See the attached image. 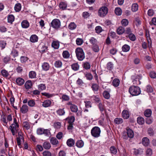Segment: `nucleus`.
<instances>
[{"label":"nucleus","mask_w":156,"mask_h":156,"mask_svg":"<svg viewBox=\"0 0 156 156\" xmlns=\"http://www.w3.org/2000/svg\"><path fill=\"white\" fill-rule=\"evenodd\" d=\"M138 9V5L136 3L133 4L132 6V10L133 12H136Z\"/></svg>","instance_id":"obj_40"},{"label":"nucleus","mask_w":156,"mask_h":156,"mask_svg":"<svg viewBox=\"0 0 156 156\" xmlns=\"http://www.w3.org/2000/svg\"><path fill=\"white\" fill-rule=\"evenodd\" d=\"M76 44L78 45H81L83 43V40L81 38H77L76 41Z\"/></svg>","instance_id":"obj_51"},{"label":"nucleus","mask_w":156,"mask_h":156,"mask_svg":"<svg viewBox=\"0 0 156 156\" xmlns=\"http://www.w3.org/2000/svg\"><path fill=\"white\" fill-rule=\"evenodd\" d=\"M92 48L93 51L95 52H98L99 50V46L97 44L94 45Z\"/></svg>","instance_id":"obj_54"},{"label":"nucleus","mask_w":156,"mask_h":156,"mask_svg":"<svg viewBox=\"0 0 156 156\" xmlns=\"http://www.w3.org/2000/svg\"><path fill=\"white\" fill-rule=\"evenodd\" d=\"M39 51L42 53H43L46 51L47 47L44 45L41 46L40 45L39 46Z\"/></svg>","instance_id":"obj_24"},{"label":"nucleus","mask_w":156,"mask_h":156,"mask_svg":"<svg viewBox=\"0 0 156 156\" xmlns=\"http://www.w3.org/2000/svg\"><path fill=\"white\" fill-rule=\"evenodd\" d=\"M32 84L30 80H28L27 81L25 84V87L26 89H28L31 87Z\"/></svg>","instance_id":"obj_14"},{"label":"nucleus","mask_w":156,"mask_h":156,"mask_svg":"<svg viewBox=\"0 0 156 156\" xmlns=\"http://www.w3.org/2000/svg\"><path fill=\"white\" fill-rule=\"evenodd\" d=\"M71 67L74 71L78 70L79 68V66L77 63H74L71 65Z\"/></svg>","instance_id":"obj_25"},{"label":"nucleus","mask_w":156,"mask_h":156,"mask_svg":"<svg viewBox=\"0 0 156 156\" xmlns=\"http://www.w3.org/2000/svg\"><path fill=\"white\" fill-rule=\"evenodd\" d=\"M137 122L138 124L140 125H143L144 123V119L141 117H139L137 118Z\"/></svg>","instance_id":"obj_26"},{"label":"nucleus","mask_w":156,"mask_h":156,"mask_svg":"<svg viewBox=\"0 0 156 156\" xmlns=\"http://www.w3.org/2000/svg\"><path fill=\"white\" fill-rule=\"evenodd\" d=\"M28 104L29 106L33 107L35 105V102L34 100H30L28 101Z\"/></svg>","instance_id":"obj_49"},{"label":"nucleus","mask_w":156,"mask_h":156,"mask_svg":"<svg viewBox=\"0 0 156 156\" xmlns=\"http://www.w3.org/2000/svg\"><path fill=\"white\" fill-rule=\"evenodd\" d=\"M62 55L63 57L65 58H68L70 56L69 53L67 51H63L62 53Z\"/></svg>","instance_id":"obj_43"},{"label":"nucleus","mask_w":156,"mask_h":156,"mask_svg":"<svg viewBox=\"0 0 156 156\" xmlns=\"http://www.w3.org/2000/svg\"><path fill=\"white\" fill-rule=\"evenodd\" d=\"M21 25L23 28H26L29 27V24L27 21L24 20L22 22Z\"/></svg>","instance_id":"obj_22"},{"label":"nucleus","mask_w":156,"mask_h":156,"mask_svg":"<svg viewBox=\"0 0 156 156\" xmlns=\"http://www.w3.org/2000/svg\"><path fill=\"white\" fill-rule=\"evenodd\" d=\"M122 115L124 119H127L129 116V112L128 111L126 110H123L122 113Z\"/></svg>","instance_id":"obj_10"},{"label":"nucleus","mask_w":156,"mask_h":156,"mask_svg":"<svg viewBox=\"0 0 156 156\" xmlns=\"http://www.w3.org/2000/svg\"><path fill=\"white\" fill-rule=\"evenodd\" d=\"M115 12L116 15L120 16L122 14V10L120 8H116L115 9Z\"/></svg>","instance_id":"obj_36"},{"label":"nucleus","mask_w":156,"mask_h":156,"mask_svg":"<svg viewBox=\"0 0 156 156\" xmlns=\"http://www.w3.org/2000/svg\"><path fill=\"white\" fill-rule=\"evenodd\" d=\"M147 132L148 134L151 136H153L154 134V132L153 129L151 128H149L147 130Z\"/></svg>","instance_id":"obj_57"},{"label":"nucleus","mask_w":156,"mask_h":156,"mask_svg":"<svg viewBox=\"0 0 156 156\" xmlns=\"http://www.w3.org/2000/svg\"><path fill=\"white\" fill-rule=\"evenodd\" d=\"M120 81L118 79H115L112 81V84L113 86L115 87H118Z\"/></svg>","instance_id":"obj_29"},{"label":"nucleus","mask_w":156,"mask_h":156,"mask_svg":"<svg viewBox=\"0 0 156 156\" xmlns=\"http://www.w3.org/2000/svg\"><path fill=\"white\" fill-rule=\"evenodd\" d=\"M74 140L71 138L68 140L66 142L67 144L69 147L73 146L74 145Z\"/></svg>","instance_id":"obj_15"},{"label":"nucleus","mask_w":156,"mask_h":156,"mask_svg":"<svg viewBox=\"0 0 156 156\" xmlns=\"http://www.w3.org/2000/svg\"><path fill=\"white\" fill-rule=\"evenodd\" d=\"M101 132L100 129L99 127L95 126L92 129L91 133L93 136L98 137L100 136Z\"/></svg>","instance_id":"obj_3"},{"label":"nucleus","mask_w":156,"mask_h":156,"mask_svg":"<svg viewBox=\"0 0 156 156\" xmlns=\"http://www.w3.org/2000/svg\"><path fill=\"white\" fill-rule=\"evenodd\" d=\"M23 126L26 129H28L30 128V126L28 122H24L23 124Z\"/></svg>","instance_id":"obj_53"},{"label":"nucleus","mask_w":156,"mask_h":156,"mask_svg":"<svg viewBox=\"0 0 156 156\" xmlns=\"http://www.w3.org/2000/svg\"><path fill=\"white\" fill-rule=\"evenodd\" d=\"M76 83L79 85L81 86L84 84V82L80 78H78L76 80Z\"/></svg>","instance_id":"obj_61"},{"label":"nucleus","mask_w":156,"mask_h":156,"mask_svg":"<svg viewBox=\"0 0 156 156\" xmlns=\"http://www.w3.org/2000/svg\"><path fill=\"white\" fill-rule=\"evenodd\" d=\"M38 88L39 90H43L46 89V86L45 84H41L38 85Z\"/></svg>","instance_id":"obj_55"},{"label":"nucleus","mask_w":156,"mask_h":156,"mask_svg":"<svg viewBox=\"0 0 156 156\" xmlns=\"http://www.w3.org/2000/svg\"><path fill=\"white\" fill-rule=\"evenodd\" d=\"M125 29L123 27L120 26L118 27L117 30V32L119 35H121L125 32Z\"/></svg>","instance_id":"obj_11"},{"label":"nucleus","mask_w":156,"mask_h":156,"mask_svg":"<svg viewBox=\"0 0 156 156\" xmlns=\"http://www.w3.org/2000/svg\"><path fill=\"white\" fill-rule=\"evenodd\" d=\"M42 146L45 149L48 150L51 147V144L48 142H44Z\"/></svg>","instance_id":"obj_13"},{"label":"nucleus","mask_w":156,"mask_h":156,"mask_svg":"<svg viewBox=\"0 0 156 156\" xmlns=\"http://www.w3.org/2000/svg\"><path fill=\"white\" fill-rule=\"evenodd\" d=\"M126 130L127 136L126 135V134L125 135H124L125 133H124V134L123 135V138L125 139H127L128 137H129L131 138H133L134 136V134L132 130L129 128H127ZM126 133H125V134Z\"/></svg>","instance_id":"obj_7"},{"label":"nucleus","mask_w":156,"mask_h":156,"mask_svg":"<svg viewBox=\"0 0 156 156\" xmlns=\"http://www.w3.org/2000/svg\"><path fill=\"white\" fill-rule=\"evenodd\" d=\"M42 67L44 70L47 71L49 69V65L48 63L44 62L42 65Z\"/></svg>","instance_id":"obj_32"},{"label":"nucleus","mask_w":156,"mask_h":156,"mask_svg":"<svg viewBox=\"0 0 156 156\" xmlns=\"http://www.w3.org/2000/svg\"><path fill=\"white\" fill-rule=\"evenodd\" d=\"M113 67V65L111 62H108L107 65V69L109 70H111Z\"/></svg>","instance_id":"obj_42"},{"label":"nucleus","mask_w":156,"mask_h":156,"mask_svg":"<svg viewBox=\"0 0 156 156\" xmlns=\"http://www.w3.org/2000/svg\"><path fill=\"white\" fill-rule=\"evenodd\" d=\"M85 76L86 77L87 80H92L93 76L92 74L90 73H87L85 74Z\"/></svg>","instance_id":"obj_50"},{"label":"nucleus","mask_w":156,"mask_h":156,"mask_svg":"<svg viewBox=\"0 0 156 156\" xmlns=\"http://www.w3.org/2000/svg\"><path fill=\"white\" fill-rule=\"evenodd\" d=\"M76 53L78 59L80 61H82L85 58V55L83 49L80 48L76 49Z\"/></svg>","instance_id":"obj_2"},{"label":"nucleus","mask_w":156,"mask_h":156,"mask_svg":"<svg viewBox=\"0 0 156 156\" xmlns=\"http://www.w3.org/2000/svg\"><path fill=\"white\" fill-rule=\"evenodd\" d=\"M91 87L94 91H97L99 89V86L96 83H93Z\"/></svg>","instance_id":"obj_27"},{"label":"nucleus","mask_w":156,"mask_h":156,"mask_svg":"<svg viewBox=\"0 0 156 156\" xmlns=\"http://www.w3.org/2000/svg\"><path fill=\"white\" fill-rule=\"evenodd\" d=\"M76 27V25L74 22H72L69 24L68 28L70 30H72L75 29Z\"/></svg>","instance_id":"obj_37"},{"label":"nucleus","mask_w":156,"mask_h":156,"mask_svg":"<svg viewBox=\"0 0 156 156\" xmlns=\"http://www.w3.org/2000/svg\"><path fill=\"white\" fill-rule=\"evenodd\" d=\"M43 156H51V154L50 152L48 151H46L43 153Z\"/></svg>","instance_id":"obj_62"},{"label":"nucleus","mask_w":156,"mask_h":156,"mask_svg":"<svg viewBox=\"0 0 156 156\" xmlns=\"http://www.w3.org/2000/svg\"><path fill=\"white\" fill-rule=\"evenodd\" d=\"M146 155L147 156H151L152 154V151L151 149L148 148L146 151Z\"/></svg>","instance_id":"obj_58"},{"label":"nucleus","mask_w":156,"mask_h":156,"mask_svg":"<svg viewBox=\"0 0 156 156\" xmlns=\"http://www.w3.org/2000/svg\"><path fill=\"white\" fill-rule=\"evenodd\" d=\"M129 92L131 95L136 96L140 94V89L137 86H132L129 89Z\"/></svg>","instance_id":"obj_1"},{"label":"nucleus","mask_w":156,"mask_h":156,"mask_svg":"<svg viewBox=\"0 0 156 156\" xmlns=\"http://www.w3.org/2000/svg\"><path fill=\"white\" fill-rule=\"evenodd\" d=\"M114 122L115 123L119 124L122 123L123 122V120L122 118H117L115 119Z\"/></svg>","instance_id":"obj_30"},{"label":"nucleus","mask_w":156,"mask_h":156,"mask_svg":"<svg viewBox=\"0 0 156 156\" xmlns=\"http://www.w3.org/2000/svg\"><path fill=\"white\" fill-rule=\"evenodd\" d=\"M14 17L13 15H11L8 16V22L9 23H12V22L14 21Z\"/></svg>","instance_id":"obj_39"},{"label":"nucleus","mask_w":156,"mask_h":156,"mask_svg":"<svg viewBox=\"0 0 156 156\" xmlns=\"http://www.w3.org/2000/svg\"><path fill=\"white\" fill-rule=\"evenodd\" d=\"M68 122L69 123L73 124L74 122L75 118L74 116H71L68 118Z\"/></svg>","instance_id":"obj_52"},{"label":"nucleus","mask_w":156,"mask_h":156,"mask_svg":"<svg viewBox=\"0 0 156 156\" xmlns=\"http://www.w3.org/2000/svg\"><path fill=\"white\" fill-rule=\"evenodd\" d=\"M51 46L54 48L57 49L59 48V44L58 42L54 41L52 43Z\"/></svg>","instance_id":"obj_38"},{"label":"nucleus","mask_w":156,"mask_h":156,"mask_svg":"<svg viewBox=\"0 0 156 156\" xmlns=\"http://www.w3.org/2000/svg\"><path fill=\"white\" fill-rule=\"evenodd\" d=\"M95 30L96 32L98 34L100 33L102 31V28L99 26L96 27L95 28Z\"/></svg>","instance_id":"obj_56"},{"label":"nucleus","mask_w":156,"mask_h":156,"mask_svg":"<svg viewBox=\"0 0 156 156\" xmlns=\"http://www.w3.org/2000/svg\"><path fill=\"white\" fill-rule=\"evenodd\" d=\"M108 9L106 7L102 6L98 11V15L100 17H104L108 13Z\"/></svg>","instance_id":"obj_5"},{"label":"nucleus","mask_w":156,"mask_h":156,"mask_svg":"<svg viewBox=\"0 0 156 156\" xmlns=\"http://www.w3.org/2000/svg\"><path fill=\"white\" fill-rule=\"evenodd\" d=\"M151 111L150 109H147L144 112V114L145 116L147 117H149L151 114Z\"/></svg>","instance_id":"obj_33"},{"label":"nucleus","mask_w":156,"mask_h":156,"mask_svg":"<svg viewBox=\"0 0 156 156\" xmlns=\"http://www.w3.org/2000/svg\"><path fill=\"white\" fill-rule=\"evenodd\" d=\"M143 152V150L142 149L139 148L138 149H134V151L133 152L134 154L136 155H137L139 154H141Z\"/></svg>","instance_id":"obj_16"},{"label":"nucleus","mask_w":156,"mask_h":156,"mask_svg":"<svg viewBox=\"0 0 156 156\" xmlns=\"http://www.w3.org/2000/svg\"><path fill=\"white\" fill-rule=\"evenodd\" d=\"M50 25L51 27L55 29H58L60 28L61 26V22L58 19H54L51 23Z\"/></svg>","instance_id":"obj_4"},{"label":"nucleus","mask_w":156,"mask_h":156,"mask_svg":"<svg viewBox=\"0 0 156 156\" xmlns=\"http://www.w3.org/2000/svg\"><path fill=\"white\" fill-rule=\"evenodd\" d=\"M129 37L130 40L133 41H134L136 40V37L135 35L132 33L130 34L129 35Z\"/></svg>","instance_id":"obj_60"},{"label":"nucleus","mask_w":156,"mask_h":156,"mask_svg":"<svg viewBox=\"0 0 156 156\" xmlns=\"http://www.w3.org/2000/svg\"><path fill=\"white\" fill-rule=\"evenodd\" d=\"M59 7L60 9L63 10L65 9L67 7V4L63 2H62L60 3L59 5Z\"/></svg>","instance_id":"obj_35"},{"label":"nucleus","mask_w":156,"mask_h":156,"mask_svg":"<svg viewBox=\"0 0 156 156\" xmlns=\"http://www.w3.org/2000/svg\"><path fill=\"white\" fill-rule=\"evenodd\" d=\"M130 49V46L126 44H124L122 47V51L125 52H127L129 51Z\"/></svg>","instance_id":"obj_17"},{"label":"nucleus","mask_w":156,"mask_h":156,"mask_svg":"<svg viewBox=\"0 0 156 156\" xmlns=\"http://www.w3.org/2000/svg\"><path fill=\"white\" fill-rule=\"evenodd\" d=\"M16 82L17 83L20 85H23L24 83V80L21 78H17L16 80Z\"/></svg>","instance_id":"obj_20"},{"label":"nucleus","mask_w":156,"mask_h":156,"mask_svg":"<svg viewBox=\"0 0 156 156\" xmlns=\"http://www.w3.org/2000/svg\"><path fill=\"white\" fill-rule=\"evenodd\" d=\"M19 125L18 124L12 123L9 126V128L13 135H15L16 133L18 132Z\"/></svg>","instance_id":"obj_6"},{"label":"nucleus","mask_w":156,"mask_h":156,"mask_svg":"<svg viewBox=\"0 0 156 156\" xmlns=\"http://www.w3.org/2000/svg\"><path fill=\"white\" fill-rule=\"evenodd\" d=\"M51 143L53 145H56L58 143V141L55 137H51L50 139Z\"/></svg>","instance_id":"obj_18"},{"label":"nucleus","mask_w":156,"mask_h":156,"mask_svg":"<svg viewBox=\"0 0 156 156\" xmlns=\"http://www.w3.org/2000/svg\"><path fill=\"white\" fill-rule=\"evenodd\" d=\"M128 21L126 19L122 20L121 22L122 25L125 27L127 26L128 25Z\"/></svg>","instance_id":"obj_44"},{"label":"nucleus","mask_w":156,"mask_h":156,"mask_svg":"<svg viewBox=\"0 0 156 156\" xmlns=\"http://www.w3.org/2000/svg\"><path fill=\"white\" fill-rule=\"evenodd\" d=\"M84 67L86 69H89L90 67V64L88 62H86L84 64Z\"/></svg>","instance_id":"obj_64"},{"label":"nucleus","mask_w":156,"mask_h":156,"mask_svg":"<svg viewBox=\"0 0 156 156\" xmlns=\"http://www.w3.org/2000/svg\"><path fill=\"white\" fill-rule=\"evenodd\" d=\"M21 5L20 3L16 4L14 7V9L16 12H19L21 10Z\"/></svg>","instance_id":"obj_23"},{"label":"nucleus","mask_w":156,"mask_h":156,"mask_svg":"<svg viewBox=\"0 0 156 156\" xmlns=\"http://www.w3.org/2000/svg\"><path fill=\"white\" fill-rule=\"evenodd\" d=\"M104 97L106 99H108L109 98L110 95L109 92L106 91H105L103 94Z\"/></svg>","instance_id":"obj_46"},{"label":"nucleus","mask_w":156,"mask_h":156,"mask_svg":"<svg viewBox=\"0 0 156 156\" xmlns=\"http://www.w3.org/2000/svg\"><path fill=\"white\" fill-rule=\"evenodd\" d=\"M36 73L34 71H31L29 73V76L31 78H34L36 77Z\"/></svg>","instance_id":"obj_47"},{"label":"nucleus","mask_w":156,"mask_h":156,"mask_svg":"<svg viewBox=\"0 0 156 156\" xmlns=\"http://www.w3.org/2000/svg\"><path fill=\"white\" fill-rule=\"evenodd\" d=\"M76 146L79 148L82 147L84 145V143L82 140L77 141L76 143Z\"/></svg>","instance_id":"obj_28"},{"label":"nucleus","mask_w":156,"mask_h":156,"mask_svg":"<svg viewBox=\"0 0 156 156\" xmlns=\"http://www.w3.org/2000/svg\"><path fill=\"white\" fill-rule=\"evenodd\" d=\"M56 112L58 115L60 116L64 115L65 113L64 108L59 109Z\"/></svg>","instance_id":"obj_34"},{"label":"nucleus","mask_w":156,"mask_h":156,"mask_svg":"<svg viewBox=\"0 0 156 156\" xmlns=\"http://www.w3.org/2000/svg\"><path fill=\"white\" fill-rule=\"evenodd\" d=\"M111 153L113 154H115L117 152V150L115 146H111L110 149Z\"/></svg>","instance_id":"obj_31"},{"label":"nucleus","mask_w":156,"mask_h":156,"mask_svg":"<svg viewBox=\"0 0 156 156\" xmlns=\"http://www.w3.org/2000/svg\"><path fill=\"white\" fill-rule=\"evenodd\" d=\"M70 108L71 111L73 112H76L78 111L77 107L75 105H71Z\"/></svg>","instance_id":"obj_19"},{"label":"nucleus","mask_w":156,"mask_h":156,"mask_svg":"<svg viewBox=\"0 0 156 156\" xmlns=\"http://www.w3.org/2000/svg\"><path fill=\"white\" fill-rule=\"evenodd\" d=\"M62 62L59 60L56 61L55 63V66L56 67L60 68L62 67Z\"/></svg>","instance_id":"obj_41"},{"label":"nucleus","mask_w":156,"mask_h":156,"mask_svg":"<svg viewBox=\"0 0 156 156\" xmlns=\"http://www.w3.org/2000/svg\"><path fill=\"white\" fill-rule=\"evenodd\" d=\"M142 142L144 145L147 146L149 144V140L147 138L144 137L143 138Z\"/></svg>","instance_id":"obj_12"},{"label":"nucleus","mask_w":156,"mask_h":156,"mask_svg":"<svg viewBox=\"0 0 156 156\" xmlns=\"http://www.w3.org/2000/svg\"><path fill=\"white\" fill-rule=\"evenodd\" d=\"M38 37L35 35H32L30 38V41L31 42H35L37 41Z\"/></svg>","instance_id":"obj_21"},{"label":"nucleus","mask_w":156,"mask_h":156,"mask_svg":"<svg viewBox=\"0 0 156 156\" xmlns=\"http://www.w3.org/2000/svg\"><path fill=\"white\" fill-rule=\"evenodd\" d=\"M51 104V101L47 100L43 102L42 105L44 107H48L50 106Z\"/></svg>","instance_id":"obj_9"},{"label":"nucleus","mask_w":156,"mask_h":156,"mask_svg":"<svg viewBox=\"0 0 156 156\" xmlns=\"http://www.w3.org/2000/svg\"><path fill=\"white\" fill-rule=\"evenodd\" d=\"M82 16L84 18H87L90 16V14L87 12H85L83 13Z\"/></svg>","instance_id":"obj_63"},{"label":"nucleus","mask_w":156,"mask_h":156,"mask_svg":"<svg viewBox=\"0 0 156 156\" xmlns=\"http://www.w3.org/2000/svg\"><path fill=\"white\" fill-rule=\"evenodd\" d=\"M89 41L90 43L93 45L96 44L97 42L96 39L94 37H91Z\"/></svg>","instance_id":"obj_45"},{"label":"nucleus","mask_w":156,"mask_h":156,"mask_svg":"<svg viewBox=\"0 0 156 156\" xmlns=\"http://www.w3.org/2000/svg\"><path fill=\"white\" fill-rule=\"evenodd\" d=\"M21 112L23 114L26 113L28 111V107L26 105H23L20 109Z\"/></svg>","instance_id":"obj_8"},{"label":"nucleus","mask_w":156,"mask_h":156,"mask_svg":"<svg viewBox=\"0 0 156 156\" xmlns=\"http://www.w3.org/2000/svg\"><path fill=\"white\" fill-rule=\"evenodd\" d=\"M1 73L2 76L4 77H7L8 76L9 73L6 70L3 69L1 71Z\"/></svg>","instance_id":"obj_48"},{"label":"nucleus","mask_w":156,"mask_h":156,"mask_svg":"<svg viewBox=\"0 0 156 156\" xmlns=\"http://www.w3.org/2000/svg\"><path fill=\"white\" fill-rule=\"evenodd\" d=\"M136 79L132 81L133 84L135 85L140 84L141 83V82L140 81L139 78L137 77Z\"/></svg>","instance_id":"obj_59"}]
</instances>
